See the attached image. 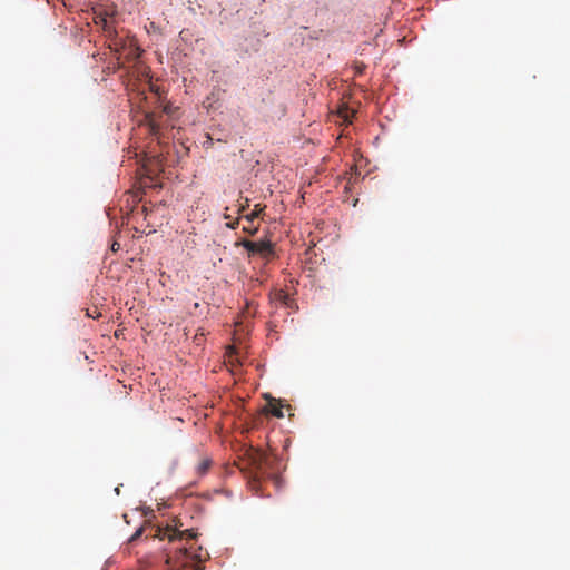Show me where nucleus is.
<instances>
[{"instance_id": "nucleus-9", "label": "nucleus", "mask_w": 570, "mask_h": 570, "mask_svg": "<svg viewBox=\"0 0 570 570\" xmlns=\"http://www.w3.org/2000/svg\"><path fill=\"white\" fill-rule=\"evenodd\" d=\"M150 132L154 135V136H158L159 134V126L157 124H155L153 120H150Z\"/></svg>"}, {"instance_id": "nucleus-1", "label": "nucleus", "mask_w": 570, "mask_h": 570, "mask_svg": "<svg viewBox=\"0 0 570 570\" xmlns=\"http://www.w3.org/2000/svg\"><path fill=\"white\" fill-rule=\"evenodd\" d=\"M275 458L266 452L249 446L240 459L239 469L247 472L253 482L273 476L275 471Z\"/></svg>"}, {"instance_id": "nucleus-10", "label": "nucleus", "mask_w": 570, "mask_h": 570, "mask_svg": "<svg viewBox=\"0 0 570 570\" xmlns=\"http://www.w3.org/2000/svg\"><path fill=\"white\" fill-rule=\"evenodd\" d=\"M249 206V199L245 198L244 204H240L238 207V213H243Z\"/></svg>"}, {"instance_id": "nucleus-3", "label": "nucleus", "mask_w": 570, "mask_h": 570, "mask_svg": "<svg viewBox=\"0 0 570 570\" xmlns=\"http://www.w3.org/2000/svg\"><path fill=\"white\" fill-rule=\"evenodd\" d=\"M174 524H167L165 528H158L155 537L160 540L168 539L169 541L175 540H191L197 537V533L193 529L180 530L176 520H173Z\"/></svg>"}, {"instance_id": "nucleus-7", "label": "nucleus", "mask_w": 570, "mask_h": 570, "mask_svg": "<svg viewBox=\"0 0 570 570\" xmlns=\"http://www.w3.org/2000/svg\"><path fill=\"white\" fill-rule=\"evenodd\" d=\"M268 412L276 416V417H283L284 414H283V411H282V406L275 404V403H269L268 404Z\"/></svg>"}, {"instance_id": "nucleus-13", "label": "nucleus", "mask_w": 570, "mask_h": 570, "mask_svg": "<svg viewBox=\"0 0 570 570\" xmlns=\"http://www.w3.org/2000/svg\"><path fill=\"white\" fill-rule=\"evenodd\" d=\"M117 247H119V244H116V243H115V244L111 246V249H112V250H116V248H117Z\"/></svg>"}, {"instance_id": "nucleus-2", "label": "nucleus", "mask_w": 570, "mask_h": 570, "mask_svg": "<svg viewBox=\"0 0 570 570\" xmlns=\"http://www.w3.org/2000/svg\"><path fill=\"white\" fill-rule=\"evenodd\" d=\"M236 245L243 246L248 252L249 257L258 255L268 261L274 256V245L267 239L253 242L244 238L237 242Z\"/></svg>"}, {"instance_id": "nucleus-5", "label": "nucleus", "mask_w": 570, "mask_h": 570, "mask_svg": "<svg viewBox=\"0 0 570 570\" xmlns=\"http://www.w3.org/2000/svg\"><path fill=\"white\" fill-rule=\"evenodd\" d=\"M265 207L264 205H261V204H256L254 206V210L250 213V214H247L245 216H243V218L247 222V223H253L255 218H258L261 217V215L263 214V212L265 210Z\"/></svg>"}, {"instance_id": "nucleus-8", "label": "nucleus", "mask_w": 570, "mask_h": 570, "mask_svg": "<svg viewBox=\"0 0 570 570\" xmlns=\"http://www.w3.org/2000/svg\"><path fill=\"white\" fill-rule=\"evenodd\" d=\"M243 230L249 235H255L258 230V227L253 226L252 223H248V225L243 226Z\"/></svg>"}, {"instance_id": "nucleus-12", "label": "nucleus", "mask_w": 570, "mask_h": 570, "mask_svg": "<svg viewBox=\"0 0 570 570\" xmlns=\"http://www.w3.org/2000/svg\"><path fill=\"white\" fill-rule=\"evenodd\" d=\"M142 532V529H139L135 532V534L131 537V540H135L136 538H138Z\"/></svg>"}, {"instance_id": "nucleus-11", "label": "nucleus", "mask_w": 570, "mask_h": 570, "mask_svg": "<svg viewBox=\"0 0 570 570\" xmlns=\"http://www.w3.org/2000/svg\"><path fill=\"white\" fill-rule=\"evenodd\" d=\"M226 225H227V227L234 229L238 225V219H236L234 222H230V223H227Z\"/></svg>"}, {"instance_id": "nucleus-14", "label": "nucleus", "mask_w": 570, "mask_h": 570, "mask_svg": "<svg viewBox=\"0 0 570 570\" xmlns=\"http://www.w3.org/2000/svg\"><path fill=\"white\" fill-rule=\"evenodd\" d=\"M117 247H119V244H116V243H115V244L111 246V249H112V250H116V248H117Z\"/></svg>"}, {"instance_id": "nucleus-6", "label": "nucleus", "mask_w": 570, "mask_h": 570, "mask_svg": "<svg viewBox=\"0 0 570 570\" xmlns=\"http://www.w3.org/2000/svg\"><path fill=\"white\" fill-rule=\"evenodd\" d=\"M210 464H212V461L209 459H204L203 461H200L199 464L197 465L198 474H200V475L205 474L209 470Z\"/></svg>"}, {"instance_id": "nucleus-15", "label": "nucleus", "mask_w": 570, "mask_h": 570, "mask_svg": "<svg viewBox=\"0 0 570 570\" xmlns=\"http://www.w3.org/2000/svg\"><path fill=\"white\" fill-rule=\"evenodd\" d=\"M117 247H119V244H116V243H115V244L111 246V249H112V250H116V248H117Z\"/></svg>"}, {"instance_id": "nucleus-4", "label": "nucleus", "mask_w": 570, "mask_h": 570, "mask_svg": "<svg viewBox=\"0 0 570 570\" xmlns=\"http://www.w3.org/2000/svg\"><path fill=\"white\" fill-rule=\"evenodd\" d=\"M97 24H101V28L108 39L114 41L115 46H118L119 42L117 40L118 32L116 30V27L114 26L112 19L108 17L98 16L96 20Z\"/></svg>"}]
</instances>
